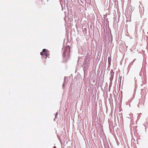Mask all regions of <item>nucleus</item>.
Returning <instances> with one entry per match:
<instances>
[{"label":"nucleus","instance_id":"f257e3e1","mask_svg":"<svg viewBox=\"0 0 148 148\" xmlns=\"http://www.w3.org/2000/svg\"><path fill=\"white\" fill-rule=\"evenodd\" d=\"M63 56L64 61L67 62L70 59V51L69 49L66 48H65L63 52Z\"/></svg>","mask_w":148,"mask_h":148},{"label":"nucleus","instance_id":"f03ea898","mask_svg":"<svg viewBox=\"0 0 148 148\" xmlns=\"http://www.w3.org/2000/svg\"><path fill=\"white\" fill-rule=\"evenodd\" d=\"M40 55L42 56V58L46 59L50 55L49 51L47 50L43 49L42 51L40 53Z\"/></svg>","mask_w":148,"mask_h":148}]
</instances>
